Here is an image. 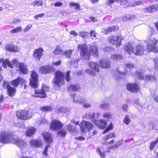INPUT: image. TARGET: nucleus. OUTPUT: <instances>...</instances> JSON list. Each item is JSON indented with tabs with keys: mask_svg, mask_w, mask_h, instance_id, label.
Instances as JSON below:
<instances>
[{
	"mask_svg": "<svg viewBox=\"0 0 158 158\" xmlns=\"http://www.w3.org/2000/svg\"><path fill=\"white\" fill-rule=\"evenodd\" d=\"M78 49L81 50V56L84 59L89 60V56L91 55H94L96 56H98V49L95 45L90 46V49H89L86 45L80 44L78 46Z\"/></svg>",
	"mask_w": 158,
	"mask_h": 158,
	"instance_id": "nucleus-1",
	"label": "nucleus"
},
{
	"mask_svg": "<svg viewBox=\"0 0 158 158\" xmlns=\"http://www.w3.org/2000/svg\"><path fill=\"white\" fill-rule=\"evenodd\" d=\"M14 137L10 132L2 131L0 134V142L3 143H12Z\"/></svg>",
	"mask_w": 158,
	"mask_h": 158,
	"instance_id": "nucleus-2",
	"label": "nucleus"
},
{
	"mask_svg": "<svg viewBox=\"0 0 158 158\" xmlns=\"http://www.w3.org/2000/svg\"><path fill=\"white\" fill-rule=\"evenodd\" d=\"M146 43L148 52H158V40L155 38L148 39L146 41Z\"/></svg>",
	"mask_w": 158,
	"mask_h": 158,
	"instance_id": "nucleus-3",
	"label": "nucleus"
},
{
	"mask_svg": "<svg viewBox=\"0 0 158 158\" xmlns=\"http://www.w3.org/2000/svg\"><path fill=\"white\" fill-rule=\"evenodd\" d=\"M64 74L60 71H57L55 73V77L53 82L56 85L60 87V84L64 82Z\"/></svg>",
	"mask_w": 158,
	"mask_h": 158,
	"instance_id": "nucleus-4",
	"label": "nucleus"
},
{
	"mask_svg": "<svg viewBox=\"0 0 158 158\" xmlns=\"http://www.w3.org/2000/svg\"><path fill=\"white\" fill-rule=\"evenodd\" d=\"M0 62L2 63V66L5 68H6L7 65L11 68H13V65L15 67H17L18 65H19V63L18 60L15 59L12 60L11 63L9 60L7 59L5 60L3 58H1L0 59Z\"/></svg>",
	"mask_w": 158,
	"mask_h": 158,
	"instance_id": "nucleus-5",
	"label": "nucleus"
},
{
	"mask_svg": "<svg viewBox=\"0 0 158 158\" xmlns=\"http://www.w3.org/2000/svg\"><path fill=\"white\" fill-rule=\"evenodd\" d=\"M79 126L82 133L89 131L94 127L93 125L90 122L85 120L82 121Z\"/></svg>",
	"mask_w": 158,
	"mask_h": 158,
	"instance_id": "nucleus-6",
	"label": "nucleus"
},
{
	"mask_svg": "<svg viewBox=\"0 0 158 158\" xmlns=\"http://www.w3.org/2000/svg\"><path fill=\"white\" fill-rule=\"evenodd\" d=\"M123 39V37L120 34L117 36H112L109 37L108 39L109 42L112 44L119 46L121 44V41Z\"/></svg>",
	"mask_w": 158,
	"mask_h": 158,
	"instance_id": "nucleus-7",
	"label": "nucleus"
},
{
	"mask_svg": "<svg viewBox=\"0 0 158 158\" xmlns=\"http://www.w3.org/2000/svg\"><path fill=\"white\" fill-rule=\"evenodd\" d=\"M31 78H30V85L34 88H36L38 85V74L35 72H32Z\"/></svg>",
	"mask_w": 158,
	"mask_h": 158,
	"instance_id": "nucleus-8",
	"label": "nucleus"
},
{
	"mask_svg": "<svg viewBox=\"0 0 158 158\" xmlns=\"http://www.w3.org/2000/svg\"><path fill=\"white\" fill-rule=\"evenodd\" d=\"M16 115L18 118L22 119L27 120L31 118L27 110H19L16 113Z\"/></svg>",
	"mask_w": 158,
	"mask_h": 158,
	"instance_id": "nucleus-9",
	"label": "nucleus"
},
{
	"mask_svg": "<svg viewBox=\"0 0 158 158\" xmlns=\"http://www.w3.org/2000/svg\"><path fill=\"white\" fill-rule=\"evenodd\" d=\"M14 141L12 143H15L17 146L19 147L21 150L24 149L27 147V144L26 142L24 140L19 138L14 137Z\"/></svg>",
	"mask_w": 158,
	"mask_h": 158,
	"instance_id": "nucleus-10",
	"label": "nucleus"
},
{
	"mask_svg": "<svg viewBox=\"0 0 158 158\" xmlns=\"http://www.w3.org/2000/svg\"><path fill=\"white\" fill-rule=\"evenodd\" d=\"M71 96L73 102L76 104H80L87 101L86 98H82L80 96L76 95L75 94H71Z\"/></svg>",
	"mask_w": 158,
	"mask_h": 158,
	"instance_id": "nucleus-11",
	"label": "nucleus"
},
{
	"mask_svg": "<svg viewBox=\"0 0 158 158\" xmlns=\"http://www.w3.org/2000/svg\"><path fill=\"white\" fill-rule=\"evenodd\" d=\"M40 70L41 72L43 74L51 73L54 72L55 69L52 66H44L40 67Z\"/></svg>",
	"mask_w": 158,
	"mask_h": 158,
	"instance_id": "nucleus-12",
	"label": "nucleus"
},
{
	"mask_svg": "<svg viewBox=\"0 0 158 158\" xmlns=\"http://www.w3.org/2000/svg\"><path fill=\"white\" fill-rule=\"evenodd\" d=\"M145 48L143 45H138L134 48L133 53L137 55H142L143 54Z\"/></svg>",
	"mask_w": 158,
	"mask_h": 158,
	"instance_id": "nucleus-13",
	"label": "nucleus"
},
{
	"mask_svg": "<svg viewBox=\"0 0 158 158\" xmlns=\"http://www.w3.org/2000/svg\"><path fill=\"white\" fill-rule=\"evenodd\" d=\"M25 83H26V81L23 78L20 77H19L17 79L13 80L11 82V84L14 87H17L20 84H21L22 85L23 84Z\"/></svg>",
	"mask_w": 158,
	"mask_h": 158,
	"instance_id": "nucleus-14",
	"label": "nucleus"
},
{
	"mask_svg": "<svg viewBox=\"0 0 158 158\" xmlns=\"http://www.w3.org/2000/svg\"><path fill=\"white\" fill-rule=\"evenodd\" d=\"M49 87L48 86L45 85H43L42 88L41 89H39L38 90L36 89L35 90V94H41L42 95L41 97L42 98H45L46 96V94L45 93V92L49 90Z\"/></svg>",
	"mask_w": 158,
	"mask_h": 158,
	"instance_id": "nucleus-15",
	"label": "nucleus"
},
{
	"mask_svg": "<svg viewBox=\"0 0 158 158\" xmlns=\"http://www.w3.org/2000/svg\"><path fill=\"white\" fill-rule=\"evenodd\" d=\"M158 10V5L154 4L143 9V11L145 13H152Z\"/></svg>",
	"mask_w": 158,
	"mask_h": 158,
	"instance_id": "nucleus-16",
	"label": "nucleus"
},
{
	"mask_svg": "<svg viewBox=\"0 0 158 158\" xmlns=\"http://www.w3.org/2000/svg\"><path fill=\"white\" fill-rule=\"evenodd\" d=\"M5 48L8 51L15 52H19L20 51L19 48L16 45L6 44V45Z\"/></svg>",
	"mask_w": 158,
	"mask_h": 158,
	"instance_id": "nucleus-17",
	"label": "nucleus"
},
{
	"mask_svg": "<svg viewBox=\"0 0 158 158\" xmlns=\"http://www.w3.org/2000/svg\"><path fill=\"white\" fill-rule=\"evenodd\" d=\"M62 124L60 122L57 120H54L52 123L51 128L54 130H57L62 128Z\"/></svg>",
	"mask_w": 158,
	"mask_h": 158,
	"instance_id": "nucleus-18",
	"label": "nucleus"
},
{
	"mask_svg": "<svg viewBox=\"0 0 158 158\" xmlns=\"http://www.w3.org/2000/svg\"><path fill=\"white\" fill-rule=\"evenodd\" d=\"M127 89L131 92H136L139 89L136 83H129L127 85Z\"/></svg>",
	"mask_w": 158,
	"mask_h": 158,
	"instance_id": "nucleus-19",
	"label": "nucleus"
},
{
	"mask_svg": "<svg viewBox=\"0 0 158 158\" xmlns=\"http://www.w3.org/2000/svg\"><path fill=\"white\" fill-rule=\"evenodd\" d=\"M43 52L44 50L41 48L36 49L34 51L33 53V56L35 57L37 60H40L41 57L43 56Z\"/></svg>",
	"mask_w": 158,
	"mask_h": 158,
	"instance_id": "nucleus-20",
	"label": "nucleus"
},
{
	"mask_svg": "<svg viewBox=\"0 0 158 158\" xmlns=\"http://www.w3.org/2000/svg\"><path fill=\"white\" fill-rule=\"evenodd\" d=\"M94 120V123L98 128L100 129H103L105 128L107 125L106 122L105 120L101 119L99 121Z\"/></svg>",
	"mask_w": 158,
	"mask_h": 158,
	"instance_id": "nucleus-21",
	"label": "nucleus"
},
{
	"mask_svg": "<svg viewBox=\"0 0 158 158\" xmlns=\"http://www.w3.org/2000/svg\"><path fill=\"white\" fill-rule=\"evenodd\" d=\"M99 65L101 67L105 69H109L110 67V61L107 59H103L100 61Z\"/></svg>",
	"mask_w": 158,
	"mask_h": 158,
	"instance_id": "nucleus-22",
	"label": "nucleus"
},
{
	"mask_svg": "<svg viewBox=\"0 0 158 158\" xmlns=\"http://www.w3.org/2000/svg\"><path fill=\"white\" fill-rule=\"evenodd\" d=\"M134 44L133 43H130L128 44H126L125 45V50L129 54L132 52L133 53V49Z\"/></svg>",
	"mask_w": 158,
	"mask_h": 158,
	"instance_id": "nucleus-23",
	"label": "nucleus"
},
{
	"mask_svg": "<svg viewBox=\"0 0 158 158\" xmlns=\"http://www.w3.org/2000/svg\"><path fill=\"white\" fill-rule=\"evenodd\" d=\"M19 67L20 71L24 74L28 73V70L27 69V66L24 63L21 62L19 63Z\"/></svg>",
	"mask_w": 158,
	"mask_h": 158,
	"instance_id": "nucleus-24",
	"label": "nucleus"
},
{
	"mask_svg": "<svg viewBox=\"0 0 158 158\" xmlns=\"http://www.w3.org/2000/svg\"><path fill=\"white\" fill-rule=\"evenodd\" d=\"M43 137L48 143H51L52 142V135L49 133L44 132L42 134Z\"/></svg>",
	"mask_w": 158,
	"mask_h": 158,
	"instance_id": "nucleus-25",
	"label": "nucleus"
},
{
	"mask_svg": "<svg viewBox=\"0 0 158 158\" xmlns=\"http://www.w3.org/2000/svg\"><path fill=\"white\" fill-rule=\"evenodd\" d=\"M118 29V27L117 26H113L111 27H109L106 29L102 30V31L104 34H107L110 32H111L113 31L117 30Z\"/></svg>",
	"mask_w": 158,
	"mask_h": 158,
	"instance_id": "nucleus-26",
	"label": "nucleus"
},
{
	"mask_svg": "<svg viewBox=\"0 0 158 158\" xmlns=\"http://www.w3.org/2000/svg\"><path fill=\"white\" fill-rule=\"evenodd\" d=\"M80 88V86L78 85H71L69 86L67 89L69 92H71L73 91H77L79 90Z\"/></svg>",
	"mask_w": 158,
	"mask_h": 158,
	"instance_id": "nucleus-27",
	"label": "nucleus"
},
{
	"mask_svg": "<svg viewBox=\"0 0 158 158\" xmlns=\"http://www.w3.org/2000/svg\"><path fill=\"white\" fill-rule=\"evenodd\" d=\"M89 66L91 69L94 70L97 72H99V69L98 64L95 62H90L89 64Z\"/></svg>",
	"mask_w": 158,
	"mask_h": 158,
	"instance_id": "nucleus-28",
	"label": "nucleus"
},
{
	"mask_svg": "<svg viewBox=\"0 0 158 158\" xmlns=\"http://www.w3.org/2000/svg\"><path fill=\"white\" fill-rule=\"evenodd\" d=\"M30 143L31 145L36 147H41L43 145L41 141L38 140H32Z\"/></svg>",
	"mask_w": 158,
	"mask_h": 158,
	"instance_id": "nucleus-29",
	"label": "nucleus"
},
{
	"mask_svg": "<svg viewBox=\"0 0 158 158\" xmlns=\"http://www.w3.org/2000/svg\"><path fill=\"white\" fill-rule=\"evenodd\" d=\"M36 129L33 127H30L29 128L26 132L27 136H31L36 131Z\"/></svg>",
	"mask_w": 158,
	"mask_h": 158,
	"instance_id": "nucleus-30",
	"label": "nucleus"
},
{
	"mask_svg": "<svg viewBox=\"0 0 158 158\" xmlns=\"http://www.w3.org/2000/svg\"><path fill=\"white\" fill-rule=\"evenodd\" d=\"M95 115H97V117H99L101 115V114L98 113L93 114L89 113L87 114L86 116L89 118H93V119L92 120V121L94 123V119L95 120H96L95 119Z\"/></svg>",
	"mask_w": 158,
	"mask_h": 158,
	"instance_id": "nucleus-31",
	"label": "nucleus"
},
{
	"mask_svg": "<svg viewBox=\"0 0 158 158\" xmlns=\"http://www.w3.org/2000/svg\"><path fill=\"white\" fill-rule=\"evenodd\" d=\"M8 95L10 96H13L15 92V89L11 86L7 89Z\"/></svg>",
	"mask_w": 158,
	"mask_h": 158,
	"instance_id": "nucleus-32",
	"label": "nucleus"
},
{
	"mask_svg": "<svg viewBox=\"0 0 158 158\" xmlns=\"http://www.w3.org/2000/svg\"><path fill=\"white\" fill-rule=\"evenodd\" d=\"M73 51L69 49L66 51L63 52L62 55H64L65 57L68 58H70L71 57V55L72 54Z\"/></svg>",
	"mask_w": 158,
	"mask_h": 158,
	"instance_id": "nucleus-33",
	"label": "nucleus"
},
{
	"mask_svg": "<svg viewBox=\"0 0 158 158\" xmlns=\"http://www.w3.org/2000/svg\"><path fill=\"white\" fill-rule=\"evenodd\" d=\"M40 109L42 111L47 112L52 111V108L51 106H47L41 107Z\"/></svg>",
	"mask_w": 158,
	"mask_h": 158,
	"instance_id": "nucleus-34",
	"label": "nucleus"
},
{
	"mask_svg": "<svg viewBox=\"0 0 158 158\" xmlns=\"http://www.w3.org/2000/svg\"><path fill=\"white\" fill-rule=\"evenodd\" d=\"M63 52V51L60 49L59 46H57L55 51H54V53L55 55H58L60 54H62Z\"/></svg>",
	"mask_w": 158,
	"mask_h": 158,
	"instance_id": "nucleus-35",
	"label": "nucleus"
},
{
	"mask_svg": "<svg viewBox=\"0 0 158 158\" xmlns=\"http://www.w3.org/2000/svg\"><path fill=\"white\" fill-rule=\"evenodd\" d=\"M22 31V28L21 27H17L13 29L10 31V32L11 33H18L21 31Z\"/></svg>",
	"mask_w": 158,
	"mask_h": 158,
	"instance_id": "nucleus-36",
	"label": "nucleus"
},
{
	"mask_svg": "<svg viewBox=\"0 0 158 158\" xmlns=\"http://www.w3.org/2000/svg\"><path fill=\"white\" fill-rule=\"evenodd\" d=\"M123 143L122 140L119 141L118 143H116L115 145L112 146L110 147L106 152H110V151L109 150L111 148H116L118 147L121 144Z\"/></svg>",
	"mask_w": 158,
	"mask_h": 158,
	"instance_id": "nucleus-37",
	"label": "nucleus"
},
{
	"mask_svg": "<svg viewBox=\"0 0 158 158\" xmlns=\"http://www.w3.org/2000/svg\"><path fill=\"white\" fill-rule=\"evenodd\" d=\"M66 129L69 131L72 132H74L75 130V127L71 124L67 126Z\"/></svg>",
	"mask_w": 158,
	"mask_h": 158,
	"instance_id": "nucleus-38",
	"label": "nucleus"
},
{
	"mask_svg": "<svg viewBox=\"0 0 158 158\" xmlns=\"http://www.w3.org/2000/svg\"><path fill=\"white\" fill-rule=\"evenodd\" d=\"M69 5L71 6H75V9L76 10H79L80 7L79 4L76 2H70Z\"/></svg>",
	"mask_w": 158,
	"mask_h": 158,
	"instance_id": "nucleus-39",
	"label": "nucleus"
},
{
	"mask_svg": "<svg viewBox=\"0 0 158 158\" xmlns=\"http://www.w3.org/2000/svg\"><path fill=\"white\" fill-rule=\"evenodd\" d=\"M97 152L99 154L101 157L104 158L105 157V151L102 152L99 148H97L96 149Z\"/></svg>",
	"mask_w": 158,
	"mask_h": 158,
	"instance_id": "nucleus-40",
	"label": "nucleus"
},
{
	"mask_svg": "<svg viewBox=\"0 0 158 158\" xmlns=\"http://www.w3.org/2000/svg\"><path fill=\"white\" fill-rule=\"evenodd\" d=\"M99 107L102 109H107L109 108V105L106 103H103L99 105Z\"/></svg>",
	"mask_w": 158,
	"mask_h": 158,
	"instance_id": "nucleus-41",
	"label": "nucleus"
},
{
	"mask_svg": "<svg viewBox=\"0 0 158 158\" xmlns=\"http://www.w3.org/2000/svg\"><path fill=\"white\" fill-rule=\"evenodd\" d=\"M33 6H41L43 5V2L40 1H36L33 2Z\"/></svg>",
	"mask_w": 158,
	"mask_h": 158,
	"instance_id": "nucleus-42",
	"label": "nucleus"
},
{
	"mask_svg": "<svg viewBox=\"0 0 158 158\" xmlns=\"http://www.w3.org/2000/svg\"><path fill=\"white\" fill-rule=\"evenodd\" d=\"M111 58L114 60H120L123 57L121 55L115 54L111 56Z\"/></svg>",
	"mask_w": 158,
	"mask_h": 158,
	"instance_id": "nucleus-43",
	"label": "nucleus"
},
{
	"mask_svg": "<svg viewBox=\"0 0 158 158\" xmlns=\"http://www.w3.org/2000/svg\"><path fill=\"white\" fill-rule=\"evenodd\" d=\"M115 137V135L113 133H111L109 135H107L106 137L103 138L104 140H107L109 139L112 138V137Z\"/></svg>",
	"mask_w": 158,
	"mask_h": 158,
	"instance_id": "nucleus-44",
	"label": "nucleus"
},
{
	"mask_svg": "<svg viewBox=\"0 0 158 158\" xmlns=\"http://www.w3.org/2000/svg\"><path fill=\"white\" fill-rule=\"evenodd\" d=\"M143 73H142L140 72H137L135 74V75L138 77H139L141 79H144Z\"/></svg>",
	"mask_w": 158,
	"mask_h": 158,
	"instance_id": "nucleus-45",
	"label": "nucleus"
},
{
	"mask_svg": "<svg viewBox=\"0 0 158 158\" xmlns=\"http://www.w3.org/2000/svg\"><path fill=\"white\" fill-rule=\"evenodd\" d=\"M113 128V124L111 123L108 127L103 131L102 132L103 134H104L106 132H107L110 130L112 129Z\"/></svg>",
	"mask_w": 158,
	"mask_h": 158,
	"instance_id": "nucleus-46",
	"label": "nucleus"
},
{
	"mask_svg": "<svg viewBox=\"0 0 158 158\" xmlns=\"http://www.w3.org/2000/svg\"><path fill=\"white\" fill-rule=\"evenodd\" d=\"M103 117L106 118H111L112 117V114L110 113H106L104 114Z\"/></svg>",
	"mask_w": 158,
	"mask_h": 158,
	"instance_id": "nucleus-47",
	"label": "nucleus"
},
{
	"mask_svg": "<svg viewBox=\"0 0 158 158\" xmlns=\"http://www.w3.org/2000/svg\"><path fill=\"white\" fill-rule=\"evenodd\" d=\"M79 35L83 38H85L88 36V32L85 31H81L79 33Z\"/></svg>",
	"mask_w": 158,
	"mask_h": 158,
	"instance_id": "nucleus-48",
	"label": "nucleus"
},
{
	"mask_svg": "<svg viewBox=\"0 0 158 158\" xmlns=\"http://www.w3.org/2000/svg\"><path fill=\"white\" fill-rule=\"evenodd\" d=\"M145 79L147 80L153 81L155 80V77L153 76L146 75L145 76Z\"/></svg>",
	"mask_w": 158,
	"mask_h": 158,
	"instance_id": "nucleus-49",
	"label": "nucleus"
},
{
	"mask_svg": "<svg viewBox=\"0 0 158 158\" xmlns=\"http://www.w3.org/2000/svg\"><path fill=\"white\" fill-rule=\"evenodd\" d=\"M32 27V25L31 24L27 25L23 29V32H25L29 31Z\"/></svg>",
	"mask_w": 158,
	"mask_h": 158,
	"instance_id": "nucleus-50",
	"label": "nucleus"
},
{
	"mask_svg": "<svg viewBox=\"0 0 158 158\" xmlns=\"http://www.w3.org/2000/svg\"><path fill=\"white\" fill-rule=\"evenodd\" d=\"M66 133L67 132L64 129H62L58 131V134L62 136H65Z\"/></svg>",
	"mask_w": 158,
	"mask_h": 158,
	"instance_id": "nucleus-51",
	"label": "nucleus"
},
{
	"mask_svg": "<svg viewBox=\"0 0 158 158\" xmlns=\"http://www.w3.org/2000/svg\"><path fill=\"white\" fill-rule=\"evenodd\" d=\"M70 73V71H68L66 73L65 79L67 82L70 81L71 80V77L69 76Z\"/></svg>",
	"mask_w": 158,
	"mask_h": 158,
	"instance_id": "nucleus-52",
	"label": "nucleus"
},
{
	"mask_svg": "<svg viewBox=\"0 0 158 158\" xmlns=\"http://www.w3.org/2000/svg\"><path fill=\"white\" fill-rule=\"evenodd\" d=\"M131 121V120L128 117V115H126L124 119L123 120V122L124 123L127 125H128L129 124Z\"/></svg>",
	"mask_w": 158,
	"mask_h": 158,
	"instance_id": "nucleus-53",
	"label": "nucleus"
},
{
	"mask_svg": "<svg viewBox=\"0 0 158 158\" xmlns=\"http://www.w3.org/2000/svg\"><path fill=\"white\" fill-rule=\"evenodd\" d=\"M122 109L125 112H127L129 109L128 105L127 104H123L122 106Z\"/></svg>",
	"mask_w": 158,
	"mask_h": 158,
	"instance_id": "nucleus-54",
	"label": "nucleus"
},
{
	"mask_svg": "<svg viewBox=\"0 0 158 158\" xmlns=\"http://www.w3.org/2000/svg\"><path fill=\"white\" fill-rule=\"evenodd\" d=\"M3 86L4 89L6 88L7 89L10 86L8 82L4 81L3 83Z\"/></svg>",
	"mask_w": 158,
	"mask_h": 158,
	"instance_id": "nucleus-55",
	"label": "nucleus"
},
{
	"mask_svg": "<svg viewBox=\"0 0 158 158\" xmlns=\"http://www.w3.org/2000/svg\"><path fill=\"white\" fill-rule=\"evenodd\" d=\"M85 71L93 76H95L96 75L95 72L94 70H91L90 69H87L85 70Z\"/></svg>",
	"mask_w": 158,
	"mask_h": 158,
	"instance_id": "nucleus-56",
	"label": "nucleus"
},
{
	"mask_svg": "<svg viewBox=\"0 0 158 158\" xmlns=\"http://www.w3.org/2000/svg\"><path fill=\"white\" fill-rule=\"evenodd\" d=\"M59 111L61 113H66L68 111L67 109L64 107H61L59 108Z\"/></svg>",
	"mask_w": 158,
	"mask_h": 158,
	"instance_id": "nucleus-57",
	"label": "nucleus"
},
{
	"mask_svg": "<svg viewBox=\"0 0 158 158\" xmlns=\"http://www.w3.org/2000/svg\"><path fill=\"white\" fill-rule=\"evenodd\" d=\"M155 63V67L156 69H158V59L156 58L153 59Z\"/></svg>",
	"mask_w": 158,
	"mask_h": 158,
	"instance_id": "nucleus-58",
	"label": "nucleus"
},
{
	"mask_svg": "<svg viewBox=\"0 0 158 158\" xmlns=\"http://www.w3.org/2000/svg\"><path fill=\"white\" fill-rule=\"evenodd\" d=\"M157 143L156 141L152 142L151 143L150 146V150H152L153 149Z\"/></svg>",
	"mask_w": 158,
	"mask_h": 158,
	"instance_id": "nucleus-59",
	"label": "nucleus"
},
{
	"mask_svg": "<svg viewBox=\"0 0 158 158\" xmlns=\"http://www.w3.org/2000/svg\"><path fill=\"white\" fill-rule=\"evenodd\" d=\"M117 71L118 73V74L123 75H125L127 74V71L126 69L124 71H123L120 70H118Z\"/></svg>",
	"mask_w": 158,
	"mask_h": 158,
	"instance_id": "nucleus-60",
	"label": "nucleus"
},
{
	"mask_svg": "<svg viewBox=\"0 0 158 158\" xmlns=\"http://www.w3.org/2000/svg\"><path fill=\"white\" fill-rule=\"evenodd\" d=\"M116 1L120 3L121 5H124L127 2V0H116Z\"/></svg>",
	"mask_w": 158,
	"mask_h": 158,
	"instance_id": "nucleus-61",
	"label": "nucleus"
},
{
	"mask_svg": "<svg viewBox=\"0 0 158 158\" xmlns=\"http://www.w3.org/2000/svg\"><path fill=\"white\" fill-rule=\"evenodd\" d=\"M125 66L126 67L129 68H133L135 67L134 65L131 63L126 64Z\"/></svg>",
	"mask_w": 158,
	"mask_h": 158,
	"instance_id": "nucleus-62",
	"label": "nucleus"
},
{
	"mask_svg": "<svg viewBox=\"0 0 158 158\" xmlns=\"http://www.w3.org/2000/svg\"><path fill=\"white\" fill-rule=\"evenodd\" d=\"M86 102H82L81 103V104L82 103L83 104L84 107L85 108H88V107H91V104L89 103H86Z\"/></svg>",
	"mask_w": 158,
	"mask_h": 158,
	"instance_id": "nucleus-63",
	"label": "nucleus"
},
{
	"mask_svg": "<svg viewBox=\"0 0 158 158\" xmlns=\"http://www.w3.org/2000/svg\"><path fill=\"white\" fill-rule=\"evenodd\" d=\"M116 0H109L107 2V5L110 6Z\"/></svg>",
	"mask_w": 158,
	"mask_h": 158,
	"instance_id": "nucleus-64",
	"label": "nucleus"
}]
</instances>
